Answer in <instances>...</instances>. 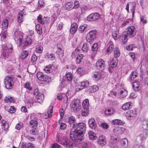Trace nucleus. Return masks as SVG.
Segmentation results:
<instances>
[{
	"mask_svg": "<svg viewBox=\"0 0 148 148\" xmlns=\"http://www.w3.org/2000/svg\"><path fill=\"white\" fill-rule=\"evenodd\" d=\"M70 107L71 110L74 113H77L81 108L80 103L76 99H74L71 102L70 104Z\"/></svg>",
	"mask_w": 148,
	"mask_h": 148,
	"instance_id": "nucleus-1",
	"label": "nucleus"
},
{
	"mask_svg": "<svg viewBox=\"0 0 148 148\" xmlns=\"http://www.w3.org/2000/svg\"><path fill=\"white\" fill-rule=\"evenodd\" d=\"M12 76L8 75L4 78V82L5 87L7 89H10L13 86L14 82Z\"/></svg>",
	"mask_w": 148,
	"mask_h": 148,
	"instance_id": "nucleus-2",
	"label": "nucleus"
},
{
	"mask_svg": "<svg viewBox=\"0 0 148 148\" xmlns=\"http://www.w3.org/2000/svg\"><path fill=\"white\" fill-rule=\"evenodd\" d=\"M3 55L5 58H8L10 53L11 52L12 48V45L9 43L7 45H3L2 46Z\"/></svg>",
	"mask_w": 148,
	"mask_h": 148,
	"instance_id": "nucleus-3",
	"label": "nucleus"
},
{
	"mask_svg": "<svg viewBox=\"0 0 148 148\" xmlns=\"http://www.w3.org/2000/svg\"><path fill=\"white\" fill-rule=\"evenodd\" d=\"M34 94L36 96V102L41 104L44 100V95L41 93L39 92L37 86H35L34 89Z\"/></svg>",
	"mask_w": 148,
	"mask_h": 148,
	"instance_id": "nucleus-4",
	"label": "nucleus"
},
{
	"mask_svg": "<svg viewBox=\"0 0 148 148\" xmlns=\"http://www.w3.org/2000/svg\"><path fill=\"white\" fill-rule=\"evenodd\" d=\"M83 136L82 134L75 130L71 131L70 134V137L71 139L75 142L80 141L82 138Z\"/></svg>",
	"mask_w": 148,
	"mask_h": 148,
	"instance_id": "nucleus-5",
	"label": "nucleus"
},
{
	"mask_svg": "<svg viewBox=\"0 0 148 148\" xmlns=\"http://www.w3.org/2000/svg\"><path fill=\"white\" fill-rule=\"evenodd\" d=\"M23 33L20 31L16 29L14 32V39L15 41L19 44V45H21L23 42Z\"/></svg>",
	"mask_w": 148,
	"mask_h": 148,
	"instance_id": "nucleus-6",
	"label": "nucleus"
},
{
	"mask_svg": "<svg viewBox=\"0 0 148 148\" xmlns=\"http://www.w3.org/2000/svg\"><path fill=\"white\" fill-rule=\"evenodd\" d=\"M8 21L7 19H4L3 20L2 24L0 26L1 27V28L2 31V36L1 37V40H2V38H6V35L7 33L6 30H5L4 31V29H6L8 27Z\"/></svg>",
	"mask_w": 148,
	"mask_h": 148,
	"instance_id": "nucleus-7",
	"label": "nucleus"
},
{
	"mask_svg": "<svg viewBox=\"0 0 148 148\" xmlns=\"http://www.w3.org/2000/svg\"><path fill=\"white\" fill-rule=\"evenodd\" d=\"M38 79L42 81H44L47 82H49L51 81V79L50 77L46 75H44L41 72H38L36 74Z\"/></svg>",
	"mask_w": 148,
	"mask_h": 148,
	"instance_id": "nucleus-8",
	"label": "nucleus"
},
{
	"mask_svg": "<svg viewBox=\"0 0 148 148\" xmlns=\"http://www.w3.org/2000/svg\"><path fill=\"white\" fill-rule=\"evenodd\" d=\"M75 130L76 131L79 132L81 134H82L83 136L84 134L85 133V131L86 130V125L85 124L83 123H80L76 124Z\"/></svg>",
	"mask_w": 148,
	"mask_h": 148,
	"instance_id": "nucleus-9",
	"label": "nucleus"
},
{
	"mask_svg": "<svg viewBox=\"0 0 148 148\" xmlns=\"http://www.w3.org/2000/svg\"><path fill=\"white\" fill-rule=\"evenodd\" d=\"M79 49H76L73 53L72 56L73 58L76 57V62L77 64H79L81 62V60L84 57V56L81 54H78Z\"/></svg>",
	"mask_w": 148,
	"mask_h": 148,
	"instance_id": "nucleus-10",
	"label": "nucleus"
},
{
	"mask_svg": "<svg viewBox=\"0 0 148 148\" xmlns=\"http://www.w3.org/2000/svg\"><path fill=\"white\" fill-rule=\"evenodd\" d=\"M96 33L95 30H91L88 32L86 37V41L90 42L94 40L96 38Z\"/></svg>",
	"mask_w": 148,
	"mask_h": 148,
	"instance_id": "nucleus-11",
	"label": "nucleus"
},
{
	"mask_svg": "<svg viewBox=\"0 0 148 148\" xmlns=\"http://www.w3.org/2000/svg\"><path fill=\"white\" fill-rule=\"evenodd\" d=\"M90 82L88 80H84L79 83V84L75 87L76 91H79L83 89L88 86Z\"/></svg>",
	"mask_w": 148,
	"mask_h": 148,
	"instance_id": "nucleus-12",
	"label": "nucleus"
},
{
	"mask_svg": "<svg viewBox=\"0 0 148 148\" xmlns=\"http://www.w3.org/2000/svg\"><path fill=\"white\" fill-rule=\"evenodd\" d=\"M136 32L135 28L133 26L129 27L126 29L127 35L129 37H133L135 36Z\"/></svg>",
	"mask_w": 148,
	"mask_h": 148,
	"instance_id": "nucleus-13",
	"label": "nucleus"
},
{
	"mask_svg": "<svg viewBox=\"0 0 148 148\" xmlns=\"http://www.w3.org/2000/svg\"><path fill=\"white\" fill-rule=\"evenodd\" d=\"M100 18V15L97 13H92L89 14L87 18V20L91 21L98 20Z\"/></svg>",
	"mask_w": 148,
	"mask_h": 148,
	"instance_id": "nucleus-14",
	"label": "nucleus"
},
{
	"mask_svg": "<svg viewBox=\"0 0 148 148\" xmlns=\"http://www.w3.org/2000/svg\"><path fill=\"white\" fill-rule=\"evenodd\" d=\"M137 115V112L136 110H130L127 112L126 116L128 119L131 120L136 116Z\"/></svg>",
	"mask_w": 148,
	"mask_h": 148,
	"instance_id": "nucleus-15",
	"label": "nucleus"
},
{
	"mask_svg": "<svg viewBox=\"0 0 148 148\" xmlns=\"http://www.w3.org/2000/svg\"><path fill=\"white\" fill-rule=\"evenodd\" d=\"M49 18L47 17H44L42 18V15L40 14L37 18L38 22L41 24L43 25L45 23H49Z\"/></svg>",
	"mask_w": 148,
	"mask_h": 148,
	"instance_id": "nucleus-16",
	"label": "nucleus"
},
{
	"mask_svg": "<svg viewBox=\"0 0 148 148\" xmlns=\"http://www.w3.org/2000/svg\"><path fill=\"white\" fill-rule=\"evenodd\" d=\"M127 95V90L124 88H121L118 91L117 97L120 98H123L126 97Z\"/></svg>",
	"mask_w": 148,
	"mask_h": 148,
	"instance_id": "nucleus-17",
	"label": "nucleus"
},
{
	"mask_svg": "<svg viewBox=\"0 0 148 148\" xmlns=\"http://www.w3.org/2000/svg\"><path fill=\"white\" fill-rule=\"evenodd\" d=\"M57 53L60 57L63 56L64 54V49L62 45L60 44H57Z\"/></svg>",
	"mask_w": 148,
	"mask_h": 148,
	"instance_id": "nucleus-18",
	"label": "nucleus"
},
{
	"mask_svg": "<svg viewBox=\"0 0 148 148\" xmlns=\"http://www.w3.org/2000/svg\"><path fill=\"white\" fill-rule=\"evenodd\" d=\"M106 138L103 136H100L98 138V143L101 146H105L106 144Z\"/></svg>",
	"mask_w": 148,
	"mask_h": 148,
	"instance_id": "nucleus-19",
	"label": "nucleus"
},
{
	"mask_svg": "<svg viewBox=\"0 0 148 148\" xmlns=\"http://www.w3.org/2000/svg\"><path fill=\"white\" fill-rule=\"evenodd\" d=\"M125 129L123 127H117L113 130V132L115 134L120 135L123 134L124 132Z\"/></svg>",
	"mask_w": 148,
	"mask_h": 148,
	"instance_id": "nucleus-20",
	"label": "nucleus"
},
{
	"mask_svg": "<svg viewBox=\"0 0 148 148\" xmlns=\"http://www.w3.org/2000/svg\"><path fill=\"white\" fill-rule=\"evenodd\" d=\"M59 143L67 147V146L69 143V141L66 137H63L62 138H59Z\"/></svg>",
	"mask_w": 148,
	"mask_h": 148,
	"instance_id": "nucleus-21",
	"label": "nucleus"
},
{
	"mask_svg": "<svg viewBox=\"0 0 148 148\" xmlns=\"http://www.w3.org/2000/svg\"><path fill=\"white\" fill-rule=\"evenodd\" d=\"M99 89V87L97 85H94L88 87L86 91L89 93H93L97 91Z\"/></svg>",
	"mask_w": 148,
	"mask_h": 148,
	"instance_id": "nucleus-22",
	"label": "nucleus"
},
{
	"mask_svg": "<svg viewBox=\"0 0 148 148\" xmlns=\"http://www.w3.org/2000/svg\"><path fill=\"white\" fill-rule=\"evenodd\" d=\"M53 113V107L52 106H49L48 108V110L47 112V114L46 113H44L43 114V117L45 119L48 118V117H51Z\"/></svg>",
	"mask_w": 148,
	"mask_h": 148,
	"instance_id": "nucleus-23",
	"label": "nucleus"
},
{
	"mask_svg": "<svg viewBox=\"0 0 148 148\" xmlns=\"http://www.w3.org/2000/svg\"><path fill=\"white\" fill-rule=\"evenodd\" d=\"M78 29V25L74 22L71 23L70 29V33L72 34H74L77 31Z\"/></svg>",
	"mask_w": 148,
	"mask_h": 148,
	"instance_id": "nucleus-24",
	"label": "nucleus"
},
{
	"mask_svg": "<svg viewBox=\"0 0 148 148\" xmlns=\"http://www.w3.org/2000/svg\"><path fill=\"white\" fill-rule=\"evenodd\" d=\"M96 66L100 69H103L106 66L105 62L102 59H99L96 63Z\"/></svg>",
	"mask_w": 148,
	"mask_h": 148,
	"instance_id": "nucleus-25",
	"label": "nucleus"
},
{
	"mask_svg": "<svg viewBox=\"0 0 148 148\" xmlns=\"http://www.w3.org/2000/svg\"><path fill=\"white\" fill-rule=\"evenodd\" d=\"M102 77L101 73L99 72H94L92 75V77L93 79L96 81L99 80Z\"/></svg>",
	"mask_w": 148,
	"mask_h": 148,
	"instance_id": "nucleus-26",
	"label": "nucleus"
},
{
	"mask_svg": "<svg viewBox=\"0 0 148 148\" xmlns=\"http://www.w3.org/2000/svg\"><path fill=\"white\" fill-rule=\"evenodd\" d=\"M38 124L37 118H35L34 119L31 120L29 123L30 126L32 128H36L37 127Z\"/></svg>",
	"mask_w": 148,
	"mask_h": 148,
	"instance_id": "nucleus-27",
	"label": "nucleus"
},
{
	"mask_svg": "<svg viewBox=\"0 0 148 148\" xmlns=\"http://www.w3.org/2000/svg\"><path fill=\"white\" fill-rule=\"evenodd\" d=\"M132 106V103L129 102L124 104L122 107V109L124 110H128L130 109Z\"/></svg>",
	"mask_w": 148,
	"mask_h": 148,
	"instance_id": "nucleus-28",
	"label": "nucleus"
},
{
	"mask_svg": "<svg viewBox=\"0 0 148 148\" xmlns=\"http://www.w3.org/2000/svg\"><path fill=\"white\" fill-rule=\"evenodd\" d=\"M128 142L127 139L124 138L122 139L120 142V146L122 148H127Z\"/></svg>",
	"mask_w": 148,
	"mask_h": 148,
	"instance_id": "nucleus-29",
	"label": "nucleus"
},
{
	"mask_svg": "<svg viewBox=\"0 0 148 148\" xmlns=\"http://www.w3.org/2000/svg\"><path fill=\"white\" fill-rule=\"evenodd\" d=\"M140 83L138 81H135L132 83L133 88L136 91H138L140 90Z\"/></svg>",
	"mask_w": 148,
	"mask_h": 148,
	"instance_id": "nucleus-30",
	"label": "nucleus"
},
{
	"mask_svg": "<svg viewBox=\"0 0 148 148\" xmlns=\"http://www.w3.org/2000/svg\"><path fill=\"white\" fill-rule=\"evenodd\" d=\"M89 125L90 128L95 129L96 127V125L95 122V120L93 118H90L88 121Z\"/></svg>",
	"mask_w": 148,
	"mask_h": 148,
	"instance_id": "nucleus-31",
	"label": "nucleus"
},
{
	"mask_svg": "<svg viewBox=\"0 0 148 148\" xmlns=\"http://www.w3.org/2000/svg\"><path fill=\"white\" fill-rule=\"evenodd\" d=\"M115 112L114 109L113 108H108L106 109L104 111V113L106 115H111Z\"/></svg>",
	"mask_w": 148,
	"mask_h": 148,
	"instance_id": "nucleus-32",
	"label": "nucleus"
},
{
	"mask_svg": "<svg viewBox=\"0 0 148 148\" xmlns=\"http://www.w3.org/2000/svg\"><path fill=\"white\" fill-rule=\"evenodd\" d=\"M87 27V25L86 24H84L80 25L78 28V31L79 33H82L85 31H86V29Z\"/></svg>",
	"mask_w": 148,
	"mask_h": 148,
	"instance_id": "nucleus-33",
	"label": "nucleus"
},
{
	"mask_svg": "<svg viewBox=\"0 0 148 148\" xmlns=\"http://www.w3.org/2000/svg\"><path fill=\"white\" fill-rule=\"evenodd\" d=\"M67 122L70 124H72L73 125V127L74 128L75 127V119L74 116H71L69 117L68 119Z\"/></svg>",
	"mask_w": 148,
	"mask_h": 148,
	"instance_id": "nucleus-34",
	"label": "nucleus"
},
{
	"mask_svg": "<svg viewBox=\"0 0 148 148\" xmlns=\"http://www.w3.org/2000/svg\"><path fill=\"white\" fill-rule=\"evenodd\" d=\"M88 134L89 139L92 140H95L97 138L96 134L92 131H89Z\"/></svg>",
	"mask_w": 148,
	"mask_h": 148,
	"instance_id": "nucleus-35",
	"label": "nucleus"
},
{
	"mask_svg": "<svg viewBox=\"0 0 148 148\" xmlns=\"http://www.w3.org/2000/svg\"><path fill=\"white\" fill-rule=\"evenodd\" d=\"M1 128L3 130L6 131L8 128V125L6 121L4 120H2L1 121Z\"/></svg>",
	"mask_w": 148,
	"mask_h": 148,
	"instance_id": "nucleus-36",
	"label": "nucleus"
},
{
	"mask_svg": "<svg viewBox=\"0 0 148 148\" xmlns=\"http://www.w3.org/2000/svg\"><path fill=\"white\" fill-rule=\"evenodd\" d=\"M53 65H49L46 66L44 69V71L47 73H51L53 71Z\"/></svg>",
	"mask_w": 148,
	"mask_h": 148,
	"instance_id": "nucleus-37",
	"label": "nucleus"
},
{
	"mask_svg": "<svg viewBox=\"0 0 148 148\" xmlns=\"http://www.w3.org/2000/svg\"><path fill=\"white\" fill-rule=\"evenodd\" d=\"M23 11H20L18 15L17 21L19 23H21L23 21Z\"/></svg>",
	"mask_w": 148,
	"mask_h": 148,
	"instance_id": "nucleus-38",
	"label": "nucleus"
},
{
	"mask_svg": "<svg viewBox=\"0 0 148 148\" xmlns=\"http://www.w3.org/2000/svg\"><path fill=\"white\" fill-rule=\"evenodd\" d=\"M111 68L115 67L117 65V63L116 61V59L113 58H111L109 64Z\"/></svg>",
	"mask_w": 148,
	"mask_h": 148,
	"instance_id": "nucleus-39",
	"label": "nucleus"
},
{
	"mask_svg": "<svg viewBox=\"0 0 148 148\" xmlns=\"http://www.w3.org/2000/svg\"><path fill=\"white\" fill-rule=\"evenodd\" d=\"M117 140V137L115 136H112L111 137V142H110L109 145L111 147H112L113 144L116 142Z\"/></svg>",
	"mask_w": 148,
	"mask_h": 148,
	"instance_id": "nucleus-40",
	"label": "nucleus"
},
{
	"mask_svg": "<svg viewBox=\"0 0 148 148\" xmlns=\"http://www.w3.org/2000/svg\"><path fill=\"white\" fill-rule=\"evenodd\" d=\"M114 56L115 57L117 58L120 56V52L117 47L116 46L114 49Z\"/></svg>",
	"mask_w": 148,
	"mask_h": 148,
	"instance_id": "nucleus-41",
	"label": "nucleus"
},
{
	"mask_svg": "<svg viewBox=\"0 0 148 148\" xmlns=\"http://www.w3.org/2000/svg\"><path fill=\"white\" fill-rule=\"evenodd\" d=\"M89 112V109L83 108L82 111L81 115L83 116L86 117L88 115Z\"/></svg>",
	"mask_w": 148,
	"mask_h": 148,
	"instance_id": "nucleus-42",
	"label": "nucleus"
},
{
	"mask_svg": "<svg viewBox=\"0 0 148 148\" xmlns=\"http://www.w3.org/2000/svg\"><path fill=\"white\" fill-rule=\"evenodd\" d=\"M45 57L49 60H53L55 59V56L53 54H49L48 53H47L45 54Z\"/></svg>",
	"mask_w": 148,
	"mask_h": 148,
	"instance_id": "nucleus-43",
	"label": "nucleus"
},
{
	"mask_svg": "<svg viewBox=\"0 0 148 148\" xmlns=\"http://www.w3.org/2000/svg\"><path fill=\"white\" fill-rule=\"evenodd\" d=\"M29 55L28 51L25 50L22 51L21 54L20 58L22 59L26 58Z\"/></svg>",
	"mask_w": 148,
	"mask_h": 148,
	"instance_id": "nucleus-44",
	"label": "nucleus"
},
{
	"mask_svg": "<svg viewBox=\"0 0 148 148\" xmlns=\"http://www.w3.org/2000/svg\"><path fill=\"white\" fill-rule=\"evenodd\" d=\"M67 93V92H64V93H62V94H59L57 96V99L59 100H61L62 99L64 98L65 99H67L66 95V94Z\"/></svg>",
	"mask_w": 148,
	"mask_h": 148,
	"instance_id": "nucleus-45",
	"label": "nucleus"
},
{
	"mask_svg": "<svg viewBox=\"0 0 148 148\" xmlns=\"http://www.w3.org/2000/svg\"><path fill=\"white\" fill-rule=\"evenodd\" d=\"M36 30L37 33L40 35L42 34V30L41 26L39 24H38L36 26Z\"/></svg>",
	"mask_w": 148,
	"mask_h": 148,
	"instance_id": "nucleus-46",
	"label": "nucleus"
},
{
	"mask_svg": "<svg viewBox=\"0 0 148 148\" xmlns=\"http://www.w3.org/2000/svg\"><path fill=\"white\" fill-rule=\"evenodd\" d=\"M32 40L31 38L28 36H27L25 41L24 45H25L28 46V45H30L32 43Z\"/></svg>",
	"mask_w": 148,
	"mask_h": 148,
	"instance_id": "nucleus-47",
	"label": "nucleus"
},
{
	"mask_svg": "<svg viewBox=\"0 0 148 148\" xmlns=\"http://www.w3.org/2000/svg\"><path fill=\"white\" fill-rule=\"evenodd\" d=\"M112 123L113 125H122L123 123L122 121L118 119H115L112 120Z\"/></svg>",
	"mask_w": 148,
	"mask_h": 148,
	"instance_id": "nucleus-48",
	"label": "nucleus"
},
{
	"mask_svg": "<svg viewBox=\"0 0 148 148\" xmlns=\"http://www.w3.org/2000/svg\"><path fill=\"white\" fill-rule=\"evenodd\" d=\"M89 101L88 99L85 100L83 102L82 106L83 108L89 109Z\"/></svg>",
	"mask_w": 148,
	"mask_h": 148,
	"instance_id": "nucleus-49",
	"label": "nucleus"
},
{
	"mask_svg": "<svg viewBox=\"0 0 148 148\" xmlns=\"http://www.w3.org/2000/svg\"><path fill=\"white\" fill-rule=\"evenodd\" d=\"M112 36L115 40H117L120 36H119V31H116L112 32Z\"/></svg>",
	"mask_w": 148,
	"mask_h": 148,
	"instance_id": "nucleus-50",
	"label": "nucleus"
},
{
	"mask_svg": "<svg viewBox=\"0 0 148 148\" xmlns=\"http://www.w3.org/2000/svg\"><path fill=\"white\" fill-rule=\"evenodd\" d=\"M33 103L34 101L32 99H29L25 103L26 106H27L28 108L33 106Z\"/></svg>",
	"mask_w": 148,
	"mask_h": 148,
	"instance_id": "nucleus-51",
	"label": "nucleus"
},
{
	"mask_svg": "<svg viewBox=\"0 0 148 148\" xmlns=\"http://www.w3.org/2000/svg\"><path fill=\"white\" fill-rule=\"evenodd\" d=\"M114 47V45L112 44H110L106 50V52L108 53H110L112 51Z\"/></svg>",
	"mask_w": 148,
	"mask_h": 148,
	"instance_id": "nucleus-52",
	"label": "nucleus"
},
{
	"mask_svg": "<svg viewBox=\"0 0 148 148\" xmlns=\"http://www.w3.org/2000/svg\"><path fill=\"white\" fill-rule=\"evenodd\" d=\"M137 76V75L135 71H133L132 72L130 75L129 78L130 81H132Z\"/></svg>",
	"mask_w": 148,
	"mask_h": 148,
	"instance_id": "nucleus-53",
	"label": "nucleus"
},
{
	"mask_svg": "<svg viewBox=\"0 0 148 148\" xmlns=\"http://www.w3.org/2000/svg\"><path fill=\"white\" fill-rule=\"evenodd\" d=\"M98 45L97 43H95L91 47V50L93 51H97L98 49Z\"/></svg>",
	"mask_w": 148,
	"mask_h": 148,
	"instance_id": "nucleus-54",
	"label": "nucleus"
},
{
	"mask_svg": "<svg viewBox=\"0 0 148 148\" xmlns=\"http://www.w3.org/2000/svg\"><path fill=\"white\" fill-rule=\"evenodd\" d=\"M77 71L80 75H82L85 74V71L84 69L82 68H78Z\"/></svg>",
	"mask_w": 148,
	"mask_h": 148,
	"instance_id": "nucleus-55",
	"label": "nucleus"
},
{
	"mask_svg": "<svg viewBox=\"0 0 148 148\" xmlns=\"http://www.w3.org/2000/svg\"><path fill=\"white\" fill-rule=\"evenodd\" d=\"M43 49V47L41 46L38 45L36 49V52L38 53H41L42 52Z\"/></svg>",
	"mask_w": 148,
	"mask_h": 148,
	"instance_id": "nucleus-56",
	"label": "nucleus"
},
{
	"mask_svg": "<svg viewBox=\"0 0 148 148\" xmlns=\"http://www.w3.org/2000/svg\"><path fill=\"white\" fill-rule=\"evenodd\" d=\"M22 148H34V145L31 143H28L26 146L25 144H22Z\"/></svg>",
	"mask_w": 148,
	"mask_h": 148,
	"instance_id": "nucleus-57",
	"label": "nucleus"
},
{
	"mask_svg": "<svg viewBox=\"0 0 148 148\" xmlns=\"http://www.w3.org/2000/svg\"><path fill=\"white\" fill-rule=\"evenodd\" d=\"M73 6V3L71 2H68L65 5V8L67 10L71 8Z\"/></svg>",
	"mask_w": 148,
	"mask_h": 148,
	"instance_id": "nucleus-58",
	"label": "nucleus"
},
{
	"mask_svg": "<svg viewBox=\"0 0 148 148\" xmlns=\"http://www.w3.org/2000/svg\"><path fill=\"white\" fill-rule=\"evenodd\" d=\"M6 103H11L13 101V99L12 97L10 96H8L5 97L4 99Z\"/></svg>",
	"mask_w": 148,
	"mask_h": 148,
	"instance_id": "nucleus-59",
	"label": "nucleus"
},
{
	"mask_svg": "<svg viewBox=\"0 0 148 148\" xmlns=\"http://www.w3.org/2000/svg\"><path fill=\"white\" fill-rule=\"evenodd\" d=\"M82 51L85 52H87L88 50V44L87 43H85L84 44L82 48Z\"/></svg>",
	"mask_w": 148,
	"mask_h": 148,
	"instance_id": "nucleus-60",
	"label": "nucleus"
},
{
	"mask_svg": "<svg viewBox=\"0 0 148 148\" xmlns=\"http://www.w3.org/2000/svg\"><path fill=\"white\" fill-rule=\"evenodd\" d=\"M66 77L69 81H71L72 80V73L70 72H69L66 74Z\"/></svg>",
	"mask_w": 148,
	"mask_h": 148,
	"instance_id": "nucleus-61",
	"label": "nucleus"
},
{
	"mask_svg": "<svg viewBox=\"0 0 148 148\" xmlns=\"http://www.w3.org/2000/svg\"><path fill=\"white\" fill-rule=\"evenodd\" d=\"M121 37V42L123 44H124L127 42V36H123Z\"/></svg>",
	"mask_w": 148,
	"mask_h": 148,
	"instance_id": "nucleus-62",
	"label": "nucleus"
},
{
	"mask_svg": "<svg viewBox=\"0 0 148 148\" xmlns=\"http://www.w3.org/2000/svg\"><path fill=\"white\" fill-rule=\"evenodd\" d=\"M30 133L33 135H36L38 134V130L36 128H33L30 131Z\"/></svg>",
	"mask_w": 148,
	"mask_h": 148,
	"instance_id": "nucleus-63",
	"label": "nucleus"
},
{
	"mask_svg": "<svg viewBox=\"0 0 148 148\" xmlns=\"http://www.w3.org/2000/svg\"><path fill=\"white\" fill-rule=\"evenodd\" d=\"M38 4V9H40V8L44 6V2L43 0H39Z\"/></svg>",
	"mask_w": 148,
	"mask_h": 148,
	"instance_id": "nucleus-64",
	"label": "nucleus"
}]
</instances>
